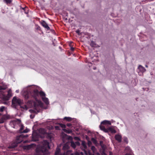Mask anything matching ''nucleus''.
I'll list each match as a JSON object with an SVG mask.
<instances>
[{
    "instance_id": "f257e3e1",
    "label": "nucleus",
    "mask_w": 155,
    "mask_h": 155,
    "mask_svg": "<svg viewBox=\"0 0 155 155\" xmlns=\"http://www.w3.org/2000/svg\"><path fill=\"white\" fill-rule=\"evenodd\" d=\"M39 94L42 98L44 97L45 96V94L44 92L41 91L39 92L37 89H35L32 91H31L29 90L25 91L23 94V95L26 100L33 98L36 100Z\"/></svg>"
},
{
    "instance_id": "f03ea898",
    "label": "nucleus",
    "mask_w": 155,
    "mask_h": 155,
    "mask_svg": "<svg viewBox=\"0 0 155 155\" xmlns=\"http://www.w3.org/2000/svg\"><path fill=\"white\" fill-rule=\"evenodd\" d=\"M50 148L48 141L47 140H44L42 142V145L36 149V152L38 153H44L47 151L48 149H50Z\"/></svg>"
},
{
    "instance_id": "7ed1b4c3",
    "label": "nucleus",
    "mask_w": 155,
    "mask_h": 155,
    "mask_svg": "<svg viewBox=\"0 0 155 155\" xmlns=\"http://www.w3.org/2000/svg\"><path fill=\"white\" fill-rule=\"evenodd\" d=\"M21 101L19 98H17L16 97H14L12 101V106L15 108H16L18 105H21Z\"/></svg>"
},
{
    "instance_id": "20e7f679",
    "label": "nucleus",
    "mask_w": 155,
    "mask_h": 155,
    "mask_svg": "<svg viewBox=\"0 0 155 155\" xmlns=\"http://www.w3.org/2000/svg\"><path fill=\"white\" fill-rule=\"evenodd\" d=\"M34 110L31 109L29 110L30 112L32 113L37 114L40 112L41 109L39 105L35 102L34 103Z\"/></svg>"
},
{
    "instance_id": "39448f33",
    "label": "nucleus",
    "mask_w": 155,
    "mask_h": 155,
    "mask_svg": "<svg viewBox=\"0 0 155 155\" xmlns=\"http://www.w3.org/2000/svg\"><path fill=\"white\" fill-rule=\"evenodd\" d=\"M10 118V116L8 115H4L0 118V123H3L5 121Z\"/></svg>"
},
{
    "instance_id": "423d86ee",
    "label": "nucleus",
    "mask_w": 155,
    "mask_h": 155,
    "mask_svg": "<svg viewBox=\"0 0 155 155\" xmlns=\"http://www.w3.org/2000/svg\"><path fill=\"white\" fill-rule=\"evenodd\" d=\"M41 25L45 28H46L47 30H50V27L48 26V24L44 21H42L41 22Z\"/></svg>"
},
{
    "instance_id": "0eeeda50",
    "label": "nucleus",
    "mask_w": 155,
    "mask_h": 155,
    "mask_svg": "<svg viewBox=\"0 0 155 155\" xmlns=\"http://www.w3.org/2000/svg\"><path fill=\"white\" fill-rule=\"evenodd\" d=\"M115 138L119 143H120L121 141L122 137L119 134H116L115 136Z\"/></svg>"
},
{
    "instance_id": "6e6552de",
    "label": "nucleus",
    "mask_w": 155,
    "mask_h": 155,
    "mask_svg": "<svg viewBox=\"0 0 155 155\" xmlns=\"http://www.w3.org/2000/svg\"><path fill=\"white\" fill-rule=\"evenodd\" d=\"M138 70L141 72L143 73L146 71V69L142 65H140L138 68Z\"/></svg>"
},
{
    "instance_id": "1a4fd4ad",
    "label": "nucleus",
    "mask_w": 155,
    "mask_h": 155,
    "mask_svg": "<svg viewBox=\"0 0 155 155\" xmlns=\"http://www.w3.org/2000/svg\"><path fill=\"white\" fill-rule=\"evenodd\" d=\"M33 147V144H30L27 146H25L24 147V149L26 150H29Z\"/></svg>"
},
{
    "instance_id": "9d476101",
    "label": "nucleus",
    "mask_w": 155,
    "mask_h": 155,
    "mask_svg": "<svg viewBox=\"0 0 155 155\" xmlns=\"http://www.w3.org/2000/svg\"><path fill=\"white\" fill-rule=\"evenodd\" d=\"M101 124L103 125H110L111 123L110 121L105 120L101 123Z\"/></svg>"
},
{
    "instance_id": "9b49d317",
    "label": "nucleus",
    "mask_w": 155,
    "mask_h": 155,
    "mask_svg": "<svg viewBox=\"0 0 155 155\" xmlns=\"http://www.w3.org/2000/svg\"><path fill=\"white\" fill-rule=\"evenodd\" d=\"M42 100L46 104H48L49 103L48 99L46 97H42Z\"/></svg>"
},
{
    "instance_id": "f8f14e48",
    "label": "nucleus",
    "mask_w": 155,
    "mask_h": 155,
    "mask_svg": "<svg viewBox=\"0 0 155 155\" xmlns=\"http://www.w3.org/2000/svg\"><path fill=\"white\" fill-rule=\"evenodd\" d=\"M69 146L67 144H65L63 146L62 149L64 150H66L69 148Z\"/></svg>"
},
{
    "instance_id": "ddd939ff",
    "label": "nucleus",
    "mask_w": 155,
    "mask_h": 155,
    "mask_svg": "<svg viewBox=\"0 0 155 155\" xmlns=\"http://www.w3.org/2000/svg\"><path fill=\"white\" fill-rule=\"evenodd\" d=\"M17 145L15 144H12L11 145H10L8 148L9 149H13L17 147Z\"/></svg>"
},
{
    "instance_id": "4468645a",
    "label": "nucleus",
    "mask_w": 155,
    "mask_h": 155,
    "mask_svg": "<svg viewBox=\"0 0 155 155\" xmlns=\"http://www.w3.org/2000/svg\"><path fill=\"white\" fill-rule=\"evenodd\" d=\"M63 130L64 131L68 134H70L72 133V131L71 130H67L65 129H63Z\"/></svg>"
},
{
    "instance_id": "2eb2a0df",
    "label": "nucleus",
    "mask_w": 155,
    "mask_h": 155,
    "mask_svg": "<svg viewBox=\"0 0 155 155\" xmlns=\"http://www.w3.org/2000/svg\"><path fill=\"white\" fill-rule=\"evenodd\" d=\"M90 45L92 47H96V44L95 42L93 41H91L90 43Z\"/></svg>"
},
{
    "instance_id": "dca6fc26",
    "label": "nucleus",
    "mask_w": 155,
    "mask_h": 155,
    "mask_svg": "<svg viewBox=\"0 0 155 155\" xmlns=\"http://www.w3.org/2000/svg\"><path fill=\"white\" fill-rule=\"evenodd\" d=\"M10 98L7 95H3V99L5 101H8L9 100Z\"/></svg>"
},
{
    "instance_id": "f3484780",
    "label": "nucleus",
    "mask_w": 155,
    "mask_h": 155,
    "mask_svg": "<svg viewBox=\"0 0 155 155\" xmlns=\"http://www.w3.org/2000/svg\"><path fill=\"white\" fill-rule=\"evenodd\" d=\"M60 150L59 149L57 148L56 151L55 152V155H58V154H60Z\"/></svg>"
},
{
    "instance_id": "a211bd4d",
    "label": "nucleus",
    "mask_w": 155,
    "mask_h": 155,
    "mask_svg": "<svg viewBox=\"0 0 155 155\" xmlns=\"http://www.w3.org/2000/svg\"><path fill=\"white\" fill-rule=\"evenodd\" d=\"M64 120H66L68 121H71L72 120V118L69 117H65Z\"/></svg>"
},
{
    "instance_id": "6ab92c4d",
    "label": "nucleus",
    "mask_w": 155,
    "mask_h": 155,
    "mask_svg": "<svg viewBox=\"0 0 155 155\" xmlns=\"http://www.w3.org/2000/svg\"><path fill=\"white\" fill-rule=\"evenodd\" d=\"M91 150L93 151L94 153H95L96 151V149L94 146H92L91 147Z\"/></svg>"
},
{
    "instance_id": "aec40b11",
    "label": "nucleus",
    "mask_w": 155,
    "mask_h": 155,
    "mask_svg": "<svg viewBox=\"0 0 155 155\" xmlns=\"http://www.w3.org/2000/svg\"><path fill=\"white\" fill-rule=\"evenodd\" d=\"M11 91L10 90H9L8 92V94L7 96H8L9 98L11 97L12 96Z\"/></svg>"
},
{
    "instance_id": "412c9836",
    "label": "nucleus",
    "mask_w": 155,
    "mask_h": 155,
    "mask_svg": "<svg viewBox=\"0 0 155 155\" xmlns=\"http://www.w3.org/2000/svg\"><path fill=\"white\" fill-rule=\"evenodd\" d=\"M7 87L6 86H0V91L1 90H4L6 89Z\"/></svg>"
},
{
    "instance_id": "4be33fe9",
    "label": "nucleus",
    "mask_w": 155,
    "mask_h": 155,
    "mask_svg": "<svg viewBox=\"0 0 155 155\" xmlns=\"http://www.w3.org/2000/svg\"><path fill=\"white\" fill-rule=\"evenodd\" d=\"M71 146L74 148H75L76 147V146L75 143L73 142H71Z\"/></svg>"
},
{
    "instance_id": "5701e85b",
    "label": "nucleus",
    "mask_w": 155,
    "mask_h": 155,
    "mask_svg": "<svg viewBox=\"0 0 155 155\" xmlns=\"http://www.w3.org/2000/svg\"><path fill=\"white\" fill-rule=\"evenodd\" d=\"M32 140L35 141H38V138L34 136V135H32Z\"/></svg>"
},
{
    "instance_id": "b1692460",
    "label": "nucleus",
    "mask_w": 155,
    "mask_h": 155,
    "mask_svg": "<svg viewBox=\"0 0 155 155\" xmlns=\"http://www.w3.org/2000/svg\"><path fill=\"white\" fill-rule=\"evenodd\" d=\"M91 140L94 144H96L97 143V141L96 139L94 138H92L91 139Z\"/></svg>"
},
{
    "instance_id": "393cba45",
    "label": "nucleus",
    "mask_w": 155,
    "mask_h": 155,
    "mask_svg": "<svg viewBox=\"0 0 155 155\" xmlns=\"http://www.w3.org/2000/svg\"><path fill=\"white\" fill-rule=\"evenodd\" d=\"M82 145L84 148L86 149L87 148L86 143L84 141H83L82 142Z\"/></svg>"
},
{
    "instance_id": "a878e982",
    "label": "nucleus",
    "mask_w": 155,
    "mask_h": 155,
    "mask_svg": "<svg viewBox=\"0 0 155 155\" xmlns=\"http://www.w3.org/2000/svg\"><path fill=\"white\" fill-rule=\"evenodd\" d=\"M102 125V124H101V125H100V127L101 129V130H105L106 129H105V127H104V126H103Z\"/></svg>"
},
{
    "instance_id": "bb28decb",
    "label": "nucleus",
    "mask_w": 155,
    "mask_h": 155,
    "mask_svg": "<svg viewBox=\"0 0 155 155\" xmlns=\"http://www.w3.org/2000/svg\"><path fill=\"white\" fill-rule=\"evenodd\" d=\"M123 140H124V141L125 142H126L127 143H128V139L127 137H124L123 138Z\"/></svg>"
},
{
    "instance_id": "cd10ccee",
    "label": "nucleus",
    "mask_w": 155,
    "mask_h": 155,
    "mask_svg": "<svg viewBox=\"0 0 155 155\" xmlns=\"http://www.w3.org/2000/svg\"><path fill=\"white\" fill-rule=\"evenodd\" d=\"M109 130L112 133H115L116 132V130L113 128H110Z\"/></svg>"
},
{
    "instance_id": "c85d7f7f",
    "label": "nucleus",
    "mask_w": 155,
    "mask_h": 155,
    "mask_svg": "<svg viewBox=\"0 0 155 155\" xmlns=\"http://www.w3.org/2000/svg\"><path fill=\"white\" fill-rule=\"evenodd\" d=\"M4 1L7 4H10L12 2L11 0H4Z\"/></svg>"
},
{
    "instance_id": "c756f323",
    "label": "nucleus",
    "mask_w": 155,
    "mask_h": 155,
    "mask_svg": "<svg viewBox=\"0 0 155 155\" xmlns=\"http://www.w3.org/2000/svg\"><path fill=\"white\" fill-rule=\"evenodd\" d=\"M5 107L4 106H2L0 107V112H2L4 111Z\"/></svg>"
},
{
    "instance_id": "7c9ffc66",
    "label": "nucleus",
    "mask_w": 155,
    "mask_h": 155,
    "mask_svg": "<svg viewBox=\"0 0 155 155\" xmlns=\"http://www.w3.org/2000/svg\"><path fill=\"white\" fill-rule=\"evenodd\" d=\"M29 131V130L28 129H26L24 130L22 132L24 133H27Z\"/></svg>"
},
{
    "instance_id": "2f4dec72",
    "label": "nucleus",
    "mask_w": 155,
    "mask_h": 155,
    "mask_svg": "<svg viewBox=\"0 0 155 155\" xmlns=\"http://www.w3.org/2000/svg\"><path fill=\"white\" fill-rule=\"evenodd\" d=\"M40 131H42V133L44 134L45 133L44 129L42 128H41L40 129Z\"/></svg>"
},
{
    "instance_id": "473e14b6",
    "label": "nucleus",
    "mask_w": 155,
    "mask_h": 155,
    "mask_svg": "<svg viewBox=\"0 0 155 155\" xmlns=\"http://www.w3.org/2000/svg\"><path fill=\"white\" fill-rule=\"evenodd\" d=\"M22 137V136L21 135H20V136H19L17 138V142H18V143H20V142H21V141H18V140H19V138H20V137Z\"/></svg>"
},
{
    "instance_id": "72a5a7b5",
    "label": "nucleus",
    "mask_w": 155,
    "mask_h": 155,
    "mask_svg": "<svg viewBox=\"0 0 155 155\" xmlns=\"http://www.w3.org/2000/svg\"><path fill=\"white\" fill-rule=\"evenodd\" d=\"M75 145H77L78 146H80V143H79V142L78 141H76V142H75Z\"/></svg>"
},
{
    "instance_id": "f704fd0d",
    "label": "nucleus",
    "mask_w": 155,
    "mask_h": 155,
    "mask_svg": "<svg viewBox=\"0 0 155 155\" xmlns=\"http://www.w3.org/2000/svg\"><path fill=\"white\" fill-rule=\"evenodd\" d=\"M80 31L79 30H77L76 31V33L78 35H80L81 34L80 33Z\"/></svg>"
},
{
    "instance_id": "c9c22d12",
    "label": "nucleus",
    "mask_w": 155,
    "mask_h": 155,
    "mask_svg": "<svg viewBox=\"0 0 155 155\" xmlns=\"http://www.w3.org/2000/svg\"><path fill=\"white\" fill-rule=\"evenodd\" d=\"M23 129H24L23 127L22 126L20 128V131L21 132H23L22 131V130H23Z\"/></svg>"
},
{
    "instance_id": "e433bc0d",
    "label": "nucleus",
    "mask_w": 155,
    "mask_h": 155,
    "mask_svg": "<svg viewBox=\"0 0 155 155\" xmlns=\"http://www.w3.org/2000/svg\"><path fill=\"white\" fill-rule=\"evenodd\" d=\"M61 126L62 128H65L66 126L64 124H61Z\"/></svg>"
},
{
    "instance_id": "4c0bfd02",
    "label": "nucleus",
    "mask_w": 155,
    "mask_h": 155,
    "mask_svg": "<svg viewBox=\"0 0 155 155\" xmlns=\"http://www.w3.org/2000/svg\"><path fill=\"white\" fill-rule=\"evenodd\" d=\"M35 116V115L31 114L30 115V117L31 119H33L34 117Z\"/></svg>"
},
{
    "instance_id": "58836bf2",
    "label": "nucleus",
    "mask_w": 155,
    "mask_h": 155,
    "mask_svg": "<svg viewBox=\"0 0 155 155\" xmlns=\"http://www.w3.org/2000/svg\"><path fill=\"white\" fill-rule=\"evenodd\" d=\"M67 126L68 127H70L72 126V124L70 123L67 124Z\"/></svg>"
},
{
    "instance_id": "ea45409f",
    "label": "nucleus",
    "mask_w": 155,
    "mask_h": 155,
    "mask_svg": "<svg viewBox=\"0 0 155 155\" xmlns=\"http://www.w3.org/2000/svg\"><path fill=\"white\" fill-rule=\"evenodd\" d=\"M74 138L76 140H80V138L78 137H75Z\"/></svg>"
},
{
    "instance_id": "a19ab883",
    "label": "nucleus",
    "mask_w": 155,
    "mask_h": 155,
    "mask_svg": "<svg viewBox=\"0 0 155 155\" xmlns=\"http://www.w3.org/2000/svg\"><path fill=\"white\" fill-rule=\"evenodd\" d=\"M71 51H73L74 50V48L72 47H71Z\"/></svg>"
},
{
    "instance_id": "79ce46f5",
    "label": "nucleus",
    "mask_w": 155,
    "mask_h": 155,
    "mask_svg": "<svg viewBox=\"0 0 155 155\" xmlns=\"http://www.w3.org/2000/svg\"><path fill=\"white\" fill-rule=\"evenodd\" d=\"M88 153H89V155H94V154L91 153L90 151H88Z\"/></svg>"
},
{
    "instance_id": "37998d69",
    "label": "nucleus",
    "mask_w": 155,
    "mask_h": 155,
    "mask_svg": "<svg viewBox=\"0 0 155 155\" xmlns=\"http://www.w3.org/2000/svg\"><path fill=\"white\" fill-rule=\"evenodd\" d=\"M75 155H80V154L78 153L77 152L75 153Z\"/></svg>"
},
{
    "instance_id": "c03bdc74",
    "label": "nucleus",
    "mask_w": 155,
    "mask_h": 155,
    "mask_svg": "<svg viewBox=\"0 0 155 155\" xmlns=\"http://www.w3.org/2000/svg\"><path fill=\"white\" fill-rule=\"evenodd\" d=\"M24 109H27V107L26 106V105H25V106H24V107H23Z\"/></svg>"
},
{
    "instance_id": "a18cd8bd",
    "label": "nucleus",
    "mask_w": 155,
    "mask_h": 155,
    "mask_svg": "<svg viewBox=\"0 0 155 155\" xmlns=\"http://www.w3.org/2000/svg\"><path fill=\"white\" fill-rule=\"evenodd\" d=\"M125 155H132V154L130 153H127Z\"/></svg>"
},
{
    "instance_id": "49530a36",
    "label": "nucleus",
    "mask_w": 155,
    "mask_h": 155,
    "mask_svg": "<svg viewBox=\"0 0 155 155\" xmlns=\"http://www.w3.org/2000/svg\"><path fill=\"white\" fill-rule=\"evenodd\" d=\"M19 92V91L18 90H17L16 91V92L17 93H18Z\"/></svg>"
},
{
    "instance_id": "de8ad7c7",
    "label": "nucleus",
    "mask_w": 155,
    "mask_h": 155,
    "mask_svg": "<svg viewBox=\"0 0 155 155\" xmlns=\"http://www.w3.org/2000/svg\"><path fill=\"white\" fill-rule=\"evenodd\" d=\"M71 155H75V153L74 154V153H71Z\"/></svg>"
},
{
    "instance_id": "09e8293b",
    "label": "nucleus",
    "mask_w": 155,
    "mask_h": 155,
    "mask_svg": "<svg viewBox=\"0 0 155 155\" xmlns=\"http://www.w3.org/2000/svg\"><path fill=\"white\" fill-rule=\"evenodd\" d=\"M58 155H61V154H58Z\"/></svg>"
},
{
    "instance_id": "8fccbe9b",
    "label": "nucleus",
    "mask_w": 155,
    "mask_h": 155,
    "mask_svg": "<svg viewBox=\"0 0 155 155\" xmlns=\"http://www.w3.org/2000/svg\"><path fill=\"white\" fill-rule=\"evenodd\" d=\"M81 154H83V153H82V152H81Z\"/></svg>"
},
{
    "instance_id": "3c124183",
    "label": "nucleus",
    "mask_w": 155,
    "mask_h": 155,
    "mask_svg": "<svg viewBox=\"0 0 155 155\" xmlns=\"http://www.w3.org/2000/svg\"><path fill=\"white\" fill-rule=\"evenodd\" d=\"M146 67H147V65H146Z\"/></svg>"
},
{
    "instance_id": "603ef678",
    "label": "nucleus",
    "mask_w": 155,
    "mask_h": 155,
    "mask_svg": "<svg viewBox=\"0 0 155 155\" xmlns=\"http://www.w3.org/2000/svg\"><path fill=\"white\" fill-rule=\"evenodd\" d=\"M63 155H66V154H63Z\"/></svg>"
},
{
    "instance_id": "864d4df0",
    "label": "nucleus",
    "mask_w": 155,
    "mask_h": 155,
    "mask_svg": "<svg viewBox=\"0 0 155 155\" xmlns=\"http://www.w3.org/2000/svg\"><path fill=\"white\" fill-rule=\"evenodd\" d=\"M71 138H72V137H70Z\"/></svg>"
},
{
    "instance_id": "5fc2aeb1",
    "label": "nucleus",
    "mask_w": 155,
    "mask_h": 155,
    "mask_svg": "<svg viewBox=\"0 0 155 155\" xmlns=\"http://www.w3.org/2000/svg\"><path fill=\"white\" fill-rule=\"evenodd\" d=\"M1 114H0V116H1Z\"/></svg>"
}]
</instances>
